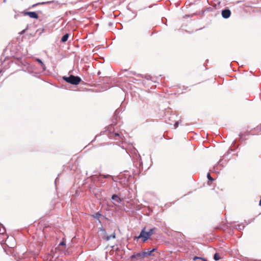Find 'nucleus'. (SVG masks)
<instances>
[{
  "label": "nucleus",
  "mask_w": 261,
  "mask_h": 261,
  "mask_svg": "<svg viewBox=\"0 0 261 261\" xmlns=\"http://www.w3.org/2000/svg\"><path fill=\"white\" fill-rule=\"evenodd\" d=\"M220 258V257L218 253H216L214 255V259L215 260H218Z\"/></svg>",
  "instance_id": "nucleus-19"
},
{
  "label": "nucleus",
  "mask_w": 261,
  "mask_h": 261,
  "mask_svg": "<svg viewBox=\"0 0 261 261\" xmlns=\"http://www.w3.org/2000/svg\"><path fill=\"white\" fill-rule=\"evenodd\" d=\"M112 199L118 203L121 202V200L120 198V197L116 194H114L112 195Z\"/></svg>",
  "instance_id": "nucleus-10"
},
{
  "label": "nucleus",
  "mask_w": 261,
  "mask_h": 261,
  "mask_svg": "<svg viewBox=\"0 0 261 261\" xmlns=\"http://www.w3.org/2000/svg\"><path fill=\"white\" fill-rule=\"evenodd\" d=\"M116 238V234L115 232H113V234L110 235V236H105L102 237V238L108 241L110 240L111 239H115Z\"/></svg>",
  "instance_id": "nucleus-9"
},
{
  "label": "nucleus",
  "mask_w": 261,
  "mask_h": 261,
  "mask_svg": "<svg viewBox=\"0 0 261 261\" xmlns=\"http://www.w3.org/2000/svg\"><path fill=\"white\" fill-rule=\"evenodd\" d=\"M63 79L67 83L74 85L79 84L82 81V79L80 76L73 75H70L69 76H64L63 77Z\"/></svg>",
  "instance_id": "nucleus-1"
},
{
  "label": "nucleus",
  "mask_w": 261,
  "mask_h": 261,
  "mask_svg": "<svg viewBox=\"0 0 261 261\" xmlns=\"http://www.w3.org/2000/svg\"><path fill=\"white\" fill-rule=\"evenodd\" d=\"M49 2H43V3H39L38 4H34L32 6L33 7H35L36 6L38 5H40V4H47V3H49Z\"/></svg>",
  "instance_id": "nucleus-22"
},
{
  "label": "nucleus",
  "mask_w": 261,
  "mask_h": 261,
  "mask_svg": "<svg viewBox=\"0 0 261 261\" xmlns=\"http://www.w3.org/2000/svg\"><path fill=\"white\" fill-rule=\"evenodd\" d=\"M193 260L195 261H207L206 259L198 256H194Z\"/></svg>",
  "instance_id": "nucleus-17"
},
{
  "label": "nucleus",
  "mask_w": 261,
  "mask_h": 261,
  "mask_svg": "<svg viewBox=\"0 0 261 261\" xmlns=\"http://www.w3.org/2000/svg\"><path fill=\"white\" fill-rule=\"evenodd\" d=\"M6 244L9 247L13 248L15 246V239L13 237H7L5 241Z\"/></svg>",
  "instance_id": "nucleus-4"
},
{
  "label": "nucleus",
  "mask_w": 261,
  "mask_h": 261,
  "mask_svg": "<svg viewBox=\"0 0 261 261\" xmlns=\"http://www.w3.org/2000/svg\"><path fill=\"white\" fill-rule=\"evenodd\" d=\"M3 2L4 3H6V0H3Z\"/></svg>",
  "instance_id": "nucleus-30"
},
{
  "label": "nucleus",
  "mask_w": 261,
  "mask_h": 261,
  "mask_svg": "<svg viewBox=\"0 0 261 261\" xmlns=\"http://www.w3.org/2000/svg\"><path fill=\"white\" fill-rule=\"evenodd\" d=\"M58 179V177H57V178H56V179H55V184H56V182H57V181Z\"/></svg>",
  "instance_id": "nucleus-29"
},
{
  "label": "nucleus",
  "mask_w": 261,
  "mask_h": 261,
  "mask_svg": "<svg viewBox=\"0 0 261 261\" xmlns=\"http://www.w3.org/2000/svg\"><path fill=\"white\" fill-rule=\"evenodd\" d=\"M221 162V160H220L219 162H218V164L217 165H215L213 167V169L212 170L213 172H214L215 173H219V170H220L221 169H218V166L220 165V163Z\"/></svg>",
  "instance_id": "nucleus-12"
},
{
  "label": "nucleus",
  "mask_w": 261,
  "mask_h": 261,
  "mask_svg": "<svg viewBox=\"0 0 261 261\" xmlns=\"http://www.w3.org/2000/svg\"><path fill=\"white\" fill-rule=\"evenodd\" d=\"M91 216L95 219L98 221L99 223L101 224V221L100 220V217L105 218V217L102 216L99 212L93 214Z\"/></svg>",
  "instance_id": "nucleus-7"
},
{
  "label": "nucleus",
  "mask_w": 261,
  "mask_h": 261,
  "mask_svg": "<svg viewBox=\"0 0 261 261\" xmlns=\"http://www.w3.org/2000/svg\"><path fill=\"white\" fill-rule=\"evenodd\" d=\"M144 257H145V255L144 254L143 251L140 252H135L133 255L130 256V258L132 259H139Z\"/></svg>",
  "instance_id": "nucleus-5"
},
{
  "label": "nucleus",
  "mask_w": 261,
  "mask_h": 261,
  "mask_svg": "<svg viewBox=\"0 0 261 261\" xmlns=\"http://www.w3.org/2000/svg\"><path fill=\"white\" fill-rule=\"evenodd\" d=\"M254 129L258 132L261 131V124L256 126V127L254 128Z\"/></svg>",
  "instance_id": "nucleus-23"
},
{
  "label": "nucleus",
  "mask_w": 261,
  "mask_h": 261,
  "mask_svg": "<svg viewBox=\"0 0 261 261\" xmlns=\"http://www.w3.org/2000/svg\"><path fill=\"white\" fill-rule=\"evenodd\" d=\"M66 245V244H65V241H64V239H63V240L62 241V242H61L59 244V246H65Z\"/></svg>",
  "instance_id": "nucleus-25"
},
{
  "label": "nucleus",
  "mask_w": 261,
  "mask_h": 261,
  "mask_svg": "<svg viewBox=\"0 0 261 261\" xmlns=\"http://www.w3.org/2000/svg\"><path fill=\"white\" fill-rule=\"evenodd\" d=\"M1 72V70H0V72Z\"/></svg>",
  "instance_id": "nucleus-32"
},
{
  "label": "nucleus",
  "mask_w": 261,
  "mask_h": 261,
  "mask_svg": "<svg viewBox=\"0 0 261 261\" xmlns=\"http://www.w3.org/2000/svg\"><path fill=\"white\" fill-rule=\"evenodd\" d=\"M156 229V228H153L150 229L148 231H147L148 237L150 238V237L154 233V230Z\"/></svg>",
  "instance_id": "nucleus-16"
},
{
  "label": "nucleus",
  "mask_w": 261,
  "mask_h": 261,
  "mask_svg": "<svg viewBox=\"0 0 261 261\" xmlns=\"http://www.w3.org/2000/svg\"><path fill=\"white\" fill-rule=\"evenodd\" d=\"M174 128H176L178 126V122H176L174 124Z\"/></svg>",
  "instance_id": "nucleus-26"
},
{
  "label": "nucleus",
  "mask_w": 261,
  "mask_h": 261,
  "mask_svg": "<svg viewBox=\"0 0 261 261\" xmlns=\"http://www.w3.org/2000/svg\"><path fill=\"white\" fill-rule=\"evenodd\" d=\"M36 60L40 64V65H41L42 68L43 69H45V66L44 65V64L43 63V62L41 61V60H40V59H38V58H37L36 59Z\"/></svg>",
  "instance_id": "nucleus-18"
},
{
  "label": "nucleus",
  "mask_w": 261,
  "mask_h": 261,
  "mask_svg": "<svg viewBox=\"0 0 261 261\" xmlns=\"http://www.w3.org/2000/svg\"><path fill=\"white\" fill-rule=\"evenodd\" d=\"M6 233V228L1 224H0V234L4 235Z\"/></svg>",
  "instance_id": "nucleus-14"
},
{
  "label": "nucleus",
  "mask_w": 261,
  "mask_h": 261,
  "mask_svg": "<svg viewBox=\"0 0 261 261\" xmlns=\"http://www.w3.org/2000/svg\"><path fill=\"white\" fill-rule=\"evenodd\" d=\"M112 177V178H113V177H112L111 175H109V174H107V175L100 174V175H99V176L97 177V178H98V180L100 182H103L102 181V180H101V177H102L103 178H108V177Z\"/></svg>",
  "instance_id": "nucleus-11"
},
{
  "label": "nucleus",
  "mask_w": 261,
  "mask_h": 261,
  "mask_svg": "<svg viewBox=\"0 0 261 261\" xmlns=\"http://www.w3.org/2000/svg\"><path fill=\"white\" fill-rule=\"evenodd\" d=\"M222 16L224 18H228L230 17L231 12L229 9H224L222 11Z\"/></svg>",
  "instance_id": "nucleus-8"
},
{
  "label": "nucleus",
  "mask_w": 261,
  "mask_h": 261,
  "mask_svg": "<svg viewBox=\"0 0 261 261\" xmlns=\"http://www.w3.org/2000/svg\"><path fill=\"white\" fill-rule=\"evenodd\" d=\"M156 250V249L155 248H153L152 249H151L152 252L155 251Z\"/></svg>",
  "instance_id": "nucleus-27"
},
{
  "label": "nucleus",
  "mask_w": 261,
  "mask_h": 261,
  "mask_svg": "<svg viewBox=\"0 0 261 261\" xmlns=\"http://www.w3.org/2000/svg\"><path fill=\"white\" fill-rule=\"evenodd\" d=\"M236 228L239 230H241L244 228V226L242 225H238L236 226Z\"/></svg>",
  "instance_id": "nucleus-21"
},
{
  "label": "nucleus",
  "mask_w": 261,
  "mask_h": 261,
  "mask_svg": "<svg viewBox=\"0 0 261 261\" xmlns=\"http://www.w3.org/2000/svg\"><path fill=\"white\" fill-rule=\"evenodd\" d=\"M23 14L24 15H28L32 18H38V15L36 12H24Z\"/></svg>",
  "instance_id": "nucleus-6"
},
{
  "label": "nucleus",
  "mask_w": 261,
  "mask_h": 261,
  "mask_svg": "<svg viewBox=\"0 0 261 261\" xmlns=\"http://www.w3.org/2000/svg\"><path fill=\"white\" fill-rule=\"evenodd\" d=\"M69 34L68 33H66L65 35H64L61 38V41L62 42H65L66 41H67L69 38Z\"/></svg>",
  "instance_id": "nucleus-13"
},
{
  "label": "nucleus",
  "mask_w": 261,
  "mask_h": 261,
  "mask_svg": "<svg viewBox=\"0 0 261 261\" xmlns=\"http://www.w3.org/2000/svg\"><path fill=\"white\" fill-rule=\"evenodd\" d=\"M207 177L208 178V179L209 180H211V181H213L214 180V178L212 177V176H211V174L210 173H208L207 174Z\"/></svg>",
  "instance_id": "nucleus-20"
},
{
  "label": "nucleus",
  "mask_w": 261,
  "mask_h": 261,
  "mask_svg": "<svg viewBox=\"0 0 261 261\" xmlns=\"http://www.w3.org/2000/svg\"><path fill=\"white\" fill-rule=\"evenodd\" d=\"M27 69L29 70V66L27 68Z\"/></svg>",
  "instance_id": "nucleus-31"
},
{
  "label": "nucleus",
  "mask_w": 261,
  "mask_h": 261,
  "mask_svg": "<svg viewBox=\"0 0 261 261\" xmlns=\"http://www.w3.org/2000/svg\"><path fill=\"white\" fill-rule=\"evenodd\" d=\"M118 112H119L118 110H116L115 111V114L116 115V114L117 113H118Z\"/></svg>",
  "instance_id": "nucleus-28"
},
{
  "label": "nucleus",
  "mask_w": 261,
  "mask_h": 261,
  "mask_svg": "<svg viewBox=\"0 0 261 261\" xmlns=\"http://www.w3.org/2000/svg\"><path fill=\"white\" fill-rule=\"evenodd\" d=\"M99 230L102 231L105 234L106 233V230L103 227H99Z\"/></svg>",
  "instance_id": "nucleus-24"
},
{
  "label": "nucleus",
  "mask_w": 261,
  "mask_h": 261,
  "mask_svg": "<svg viewBox=\"0 0 261 261\" xmlns=\"http://www.w3.org/2000/svg\"><path fill=\"white\" fill-rule=\"evenodd\" d=\"M144 254L145 255V257H146L148 255H152V252H151V250L149 249H147V250H144Z\"/></svg>",
  "instance_id": "nucleus-15"
},
{
  "label": "nucleus",
  "mask_w": 261,
  "mask_h": 261,
  "mask_svg": "<svg viewBox=\"0 0 261 261\" xmlns=\"http://www.w3.org/2000/svg\"><path fill=\"white\" fill-rule=\"evenodd\" d=\"M140 238L142 239V241L143 242H146L148 239H149V237H148L147 232L145 231V228H143L141 230L139 236L136 237L137 240H138Z\"/></svg>",
  "instance_id": "nucleus-3"
},
{
  "label": "nucleus",
  "mask_w": 261,
  "mask_h": 261,
  "mask_svg": "<svg viewBox=\"0 0 261 261\" xmlns=\"http://www.w3.org/2000/svg\"><path fill=\"white\" fill-rule=\"evenodd\" d=\"M106 135H107L110 139L114 138V136L120 137V134L114 131V126L112 124L108 126L106 130Z\"/></svg>",
  "instance_id": "nucleus-2"
}]
</instances>
